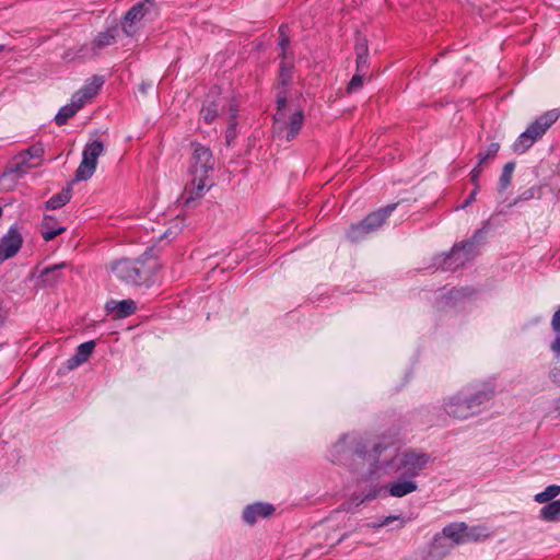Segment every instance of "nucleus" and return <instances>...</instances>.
Segmentation results:
<instances>
[{"instance_id": "obj_11", "label": "nucleus", "mask_w": 560, "mask_h": 560, "mask_svg": "<svg viewBox=\"0 0 560 560\" xmlns=\"http://www.w3.org/2000/svg\"><path fill=\"white\" fill-rule=\"evenodd\" d=\"M23 244V237L16 225L10 226L0 238V264L18 254Z\"/></svg>"}, {"instance_id": "obj_13", "label": "nucleus", "mask_w": 560, "mask_h": 560, "mask_svg": "<svg viewBox=\"0 0 560 560\" xmlns=\"http://www.w3.org/2000/svg\"><path fill=\"white\" fill-rule=\"evenodd\" d=\"M104 84V78L102 75H93L79 91H77L72 97L80 103L82 106L93 98Z\"/></svg>"}, {"instance_id": "obj_31", "label": "nucleus", "mask_w": 560, "mask_h": 560, "mask_svg": "<svg viewBox=\"0 0 560 560\" xmlns=\"http://www.w3.org/2000/svg\"><path fill=\"white\" fill-rule=\"evenodd\" d=\"M219 105L215 102L206 103L201 110L200 115L207 124H211L218 116Z\"/></svg>"}, {"instance_id": "obj_7", "label": "nucleus", "mask_w": 560, "mask_h": 560, "mask_svg": "<svg viewBox=\"0 0 560 560\" xmlns=\"http://www.w3.org/2000/svg\"><path fill=\"white\" fill-rule=\"evenodd\" d=\"M432 462V457L429 453L419 452L416 450H408L398 454L393 465L395 471L404 478H410L415 480Z\"/></svg>"}, {"instance_id": "obj_48", "label": "nucleus", "mask_w": 560, "mask_h": 560, "mask_svg": "<svg viewBox=\"0 0 560 560\" xmlns=\"http://www.w3.org/2000/svg\"><path fill=\"white\" fill-rule=\"evenodd\" d=\"M553 407H555V410L558 412V415L560 416V397L555 399L553 401Z\"/></svg>"}, {"instance_id": "obj_41", "label": "nucleus", "mask_w": 560, "mask_h": 560, "mask_svg": "<svg viewBox=\"0 0 560 560\" xmlns=\"http://www.w3.org/2000/svg\"><path fill=\"white\" fill-rule=\"evenodd\" d=\"M482 171H483V167L476 164V166L470 172V180L475 186L474 189L479 190V182L478 180H479V176L481 175Z\"/></svg>"}, {"instance_id": "obj_34", "label": "nucleus", "mask_w": 560, "mask_h": 560, "mask_svg": "<svg viewBox=\"0 0 560 560\" xmlns=\"http://www.w3.org/2000/svg\"><path fill=\"white\" fill-rule=\"evenodd\" d=\"M483 532H485V528H481V527H468L466 525V530L464 533V535H465V542L472 541V540H478L481 537H485L486 535L483 534Z\"/></svg>"}, {"instance_id": "obj_50", "label": "nucleus", "mask_w": 560, "mask_h": 560, "mask_svg": "<svg viewBox=\"0 0 560 560\" xmlns=\"http://www.w3.org/2000/svg\"><path fill=\"white\" fill-rule=\"evenodd\" d=\"M171 234H172V231H171V230H167V231H165V232H164V234H163V236H162V237L167 238V237H170V236H171Z\"/></svg>"}, {"instance_id": "obj_12", "label": "nucleus", "mask_w": 560, "mask_h": 560, "mask_svg": "<svg viewBox=\"0 0 560 560\" xmlns=\"http://www.w3.org/2000/svg\"><path fill=\"white\" fill-rule=\"evenodd\" d=\"M465 523H453L445 526L441 535L434 537V546L441 544L442 540L450 539L452 541L451 547L459 544H465Z\"/></svg>"}, {"instance_id": "obj_32", "label": "nucleus", "mask_w": 560, "mask_h": 560, "mask_svg": "<svg viewBox=\"0 0 560 560\" xmlns=\"http://www.w3.org/2000/svg\"><path fill=\"white\" fill-rule=\"evenodd\" d=\"M114 43H115L114 32L110 30H107L97 35V37L94 40V49L95 48L102 49L106 46L113 45Z\"/></svg>"}, {"instance_id": "obj_26", "label": "nucleus", "mask_w": 560, "mask_h": 560, "mask_svg": "<svg viewBox=\"0 0 560 560\" xmlns=\"http://www.w3.org/2000/svg\"><path fill=\"white\" fill-rule=\"evenodd\" d=\"M499 150L500 144L498 142L490 143L485 151L479 152L477 165L485 168L497 156Z\"/></svg>"}, {"instance_id": "obj_24", "label": "nucleus", "mask_w": 560, "mask_h": 560, "mask_svg": "<svg viewBox=\"0 0 560 560\" xmlns=\"http://www.w3.org/2000/svg\"><path fill=\"white\" fill-rule=\"evenodd\" d=\"M83 106L71 97V103L62 106L55 116V121L58 126L65 125L71 117H73Z\"/></svg>"}, {"instance_id": "obj_30", "label": "nucleus", "mask_w": 560, "mask_h": 560, "mask_svg": "<svg viewBox=\"0 0 560 560\" xmlns=\"http://www.w3.org/2000/svg\"><path fill=\"white\" fill-rule=\"evenodd\" d=\"M474 294V290L470 288H454L448 291L445 295L446 303H456L465 298Z\"/></svg>"}, {"instance_id": "obj_49", "label": "nucleus", "mask_w": 560, "mask_h": 560, "mask_svg": "<svg viewBox=\"0 0 560 560\" xmlns=\"http://www.w3.org/2000/svg\"><path fill=\"white\" fill-rule=\"evenodd\" d=\"M141 91L144 93L147 91L148 88H151V84H141Z\"/></svg>"}, {"instance_id": "obj_16", "label": "nucleus", "mask_w": 560, "mask_h": 560, "mask_svg": "<svg viewBox=\"0 0 560 560\" xmlns=\"http://www.w3.org/2000/svg\"><path fill=\"white\" fill-rule=\"evenodd\" d=\"M275 508L269 503H254L245 508L243 512V520L245 523L253 525L256 523L258 517H267L271 515Z\"/></svg>"}, {"instance_id": "obj_10", "label": "nucleus", "mask_w": 560, "mask_h": 560, "mask_svg": "<svg viewBox=\"0 0 560 560\" xmlns=\"http://www.w3.org/2000/svg\"><path fill=\"white\" fill-rule=\"evenodd\" d=\"M154 1L144 0L132 5L125 14L122 30L128 36L137 32V24L154 11Z\"/></svg>"}, {"instance_id": "obj_18", "label": "nucleus", "mask_w": 560, "mask_h": 560, "mask_svg": "<svg viewBox=\"0 0 560 560\" xmlns=\"http://www.w3.org/2000/svg\"><path fill=\"white\" fill-rule=\"evenodd\" d=\"M105 308L108 313H115L117 318H125L136 312L137 305L130 299L122 301L110 300L106 303Z\"/></svg>"}, {"instance_id": "obj_9", "label": "nucleus", "mask_w": 560, "mask_h": 560, "mask_svg": "<svg viewBox=\"0 0 560 560\" xmlns=\"http://www.w3.org/2000/svg\"><path fill=\"white\" fill-rule=\"evenodd\" d=\"M104 145L101 141H93L88 143L82 153V161L75 171V180H86L95 172L97 159L103 153Z\"/></svg>"}, {"instance_id": "obj_15", "label": "nucleus", "mask_w": 560, "mask_h": 560, "mask_svg": "<svg viewBox=\"0 0 560 560\" xmlns=\"http://www.w3.org/2000/svg\"><path fill=\"white\" fill-rule=\"evenodd\" d=\"M95 348V341L90 340L81 343L75 353L70 357L67 362L66 366L68 371H72L83 364L88 361V359L91 357Z\"/></svg>"}, {"instance_id": "obj_8", "label": "nucleus", "mask_w": 560, "mask_h": 560, "mask_svg": "<svg viewBox=\"0 0 560 560\" xmlns=\"http://www.w3.org/2000/svg\"><path fill=\"white\" fill-rule=\"evenodd\" d=\"M397 203L387 205L368 214L361 222L352 224L347 232V236L351 242H359L365 235L377 230L386 221V219L396 209Z\"/></svg>"}, {"instance_id": "obj_37", "label": "nucleus", "mask_w": 560, "mask_h": 560, "mask_svg": "<svg viewBox=\"0 0 560 560\" xmlns=\"http://www.w3.org/2000/svg\"><path fill=\"white\" fill-rule=\"evenodd\" d=\"M354 49L357 56L369 55L368 39L364 36L358 35Z\"/></svg>"}, {"instance_id": "obj_46", "label": "nucleus", "mask_w": 560, "mask_h": 560, "mask_svg": "<svg viewBox=\"0 0 560 560\" xmlns=\"http://www.w3.org/2000/svg\"><path fill=\"white\" fill-rule=\"evenodd\" d=\"M479 190L477 189H474L469 196L465 199L464 203L459 207V209H465L467 208L468 206H470L475 200H476V196L478 194Z\"/></svg>"}, {"instance_id": "obj_5", "label": "nucleus", "mask_w": 560, "mask_h": 560, "mask_svg": "<svg viewBox=\"0 0 560 560\" xmlns=\"http://www.w3.org/2000/svg\"><path fill=\"white\" fill-rule=\"evenodd\" d=\"M559 116L560 113L557 109H551L540 115L517 137L512 144L513 151L517 154L525 153L558 120Z\"/></svg>"}, {"instance_id": "obj_39", "label": "nucleus", "mask_w": 560, "mask_h": 560, "mask_svg": "<svg viewBox=\"0 0 560 560\" xmlns=\"http://www.w3.org/2000/svg\"><path fill=\"white\" fill-rule=\"evenodd\" d=\"M548 376L553 384L560 386V362H555L549 371Z\"/></svg>"}, {"instance_id": "obj_25", "label": "nucleus", "mask_w": 560, "mask_h": 560, "mask_svg": "<svg viewBox=\"0 0 560 560\" xmlns=\"http://www.w3.org/2000/svg\"><path fill=\"white\" fill-rule=\"evenodd\" d=\"M540 517L548 522L558 521L560 518V500H553L541 508Z\"/></svg>"}, {"instance_id": "obj_29", "label": "nucleus", "mask_w": 560, "mask_h": 560, "mask_svg": "<svg viewBox=\"0 0 560 560\" xmlns=\"http://www.w3.org/2000/svg\"><path fill=\"white\" fill-rule=\"evenodd\" d=\"M559 494H560V486L550 485L542 492H539L535 495V501L538 503H547V502L552 501Z\"/></svg>"}, {"instance_id": "obj_20", "label": "nucleus", "mask_w": 560, "mask_h": 560, "mask_svg": "<svg viewBox=\"0 0 560 560\" xmlns=\"http://www.w3.org/2000/svg\"><path fill=\"white\" fill-rule=\"evenodd\" d=\"M66 231L65 226H61L57 219L52 215H45L42 221V236L46 242L54 240L57 235Z\"/></svg>"}, {"instance_id": "obj_14", "label": "nucleus", "mask_w": 560, "mask_h": 560, "mask_svg": "<svg viewBox=\"0 0 560 560\" xmlns=\"http://www.w3.org/2000/svg\"><path fill=\"white\" fill-rule=\"evenodd\" d=\"M32 166L25 155H19L13 165L2 174L1 182L14 184L19 178L24 176Z\"/></svg>"}, {"instance_id": "obj_19", "label": "nucleus", "mask_w": 560, "mask_h": 560, "mask_svg": "<svg viewBox=\"0 0 560 560\" xmlns=\"http://www.w3.org/2000/svg\"><path fill=\"white\" fill-rule=\"evenodd\" d=\"M68 265L66 262H60L57 265H52L44 268L40 271L39 279L45 287H55L59 282L62 281L61 270L66 268Z\"/></svg>"}, {"instance_id": "obj_44", "label": "nucleus", "mask_w": 560, "mask_h": 560, "mask_svg": "<svg viewBox=\"0 0 560 560\" xmlns=\"http://www.w3.org/2000/svg\"><path fill=\"white\" fill-rule=\"evenodd\" d=\"M551 327L557 332V335L560 334V306L559 310L552 316Z\"/></svg>"}, {"instance_id": "obj_35", "label": "nucleus", "mask_w": 560, "mask_h": 560, "mask_svg": "<svg viewBox=\"0 0 560 560\" xmlns=\"http://www.w3.org/2000/svg\"><path fill=\"white\" fill-rule=\"evenodd\" d=\"M287 31H288V26L287 25H281L279 27V33H280V40H279V46L282 50L281 52V57L282 59H285L287 58V48L290 44V39H289V36L287 34Z\"/></svg>"}, {"instance_id": "obj_45", "label": "nucleus", "mask_w": 560, "mask_h": 560, "mask_svg": "<svg viewBox=\"0 0 560 560\" xmlns=\"http://www.w3.org/2000/svg\"><path fill=\"white\" fill-rule=\"evenodd\" d=\"M550 350L556 358H560V334H558L555 340L551 342Z\"/></svg>"}, {"instance_id": "obj_33", "label": "nucleus", "mask_w": 560, "mask_h": 560, "mask_svg": "<svg viewBox=\"0 0 560 560\" xmlns=\"http://www.w3.org/2000/svg\"><path fill=\"white\" fill-rule=\"evenodd\" d=\"M287 106V97L285 95H278L277 98V113L273 116L275 124L280 125L281 121H284L285 118V109Z\"/></svg>"}, {"instance_id": "obj_51", "label": "nucleus", "mask_w": 560, "mask_h": 560, "mask_svg": "<svg viewBox=\"0 0 560 560\" xmlns=\"http://www.w3.org/2000/svg\"><path fill=\"white\" fill-rule=\"evenodd\" d=\"M3 48H4V46H3V45H0V51H2V50H3Z\"/></svg>"}, {"instance_id": "obj_40", "label": "nucleus", "mask_w": 560, "mask_h": 560, "mask_svg": "<svg viewBox=\"0 0 560 560\" xmlns=\"http://www.w3.org/2000/svg\"><path fill=\"white\" fill-rule=\"evenodd\" d=\"M538 191H539V189L537 187H530V188L526 189L517 197V199L515 200V203L517 201H527V200L535 198Z\"/></svg>"}, {"instance_id": "obj_17", "label": "nucleus", "mask_w": 560, "mask_h": 560, "mask_svg": "<svg viewBox=\"0 0 560 560\" xmlns=\"http://www.w3.org/2000/svg\"><path fill=\"white\" fill-rule=\"evenodd\" d=\"M386 489L388 490L389 494L395 498H402L409 493H412L418 490V483L410 479V478H404L389 482L386 486Z\"/></svg>"}, {"instance_id": "obj_2", "label": "nucleus", "mask_w": 560, "mask_h": 560, "mask_svg": "<svg viewBox=\"0 0 560 560\" xmlns=\"http://www.w3.org/2000/svg\"><path fill=\"white\" fill-rule=\"evenodd\" d=\"M494 395V384L489 382L470 383L455 394L445 397L443 409L447 416L454 419L466 420L479 415Z\"/></svg>"}, {"instance_id": "obj_27", "label": "nucleus", "mask_w": 560, "mask_h": 560, "mask_svg": "<svg viewBox=\"0 0 560 560\" xmlns=\"http://www.w3.org/2000/svg\"><path fill=\"white\" fill-rule=\"evenodd\" d=\"M236 115H237V107L235 104L230 105V124L228 126L226 132H225V140L228 144H231V142L236 137Z\"/></svg>"}, {"instance_id": "obj_28", "label": "nucleus", "mask_w": 560, "mask_h": 560, "mask_svg": "<svg viewBox=\"0 0 560 560\" xmlns=\"http://www.w3.org/2000/svg\"><path fill=\"white\" fill-rule=\"evenodd\" d=\"M515 168V162H508L502 170V174L499 179V191H504L511 184L512 174Z\"/></svg>"}, {"instance_id": "obj_43", "label": "nucleus", "mask_w": 560, "mask_h": 560, "mask_svg": "<svg viewBox=\"0 0 560 560\" xmlns=\"http://www.w3.org/2000/svg\"><path fill=\"white\" fill-rule=\"evenodd\" d=\"M280 78H281L283 84H287L290 81V79H291L290 67L282 65V67L280 69Z\"/></svg>"}, {"instance_id": "obj_6", "label": "nucleus", "mask_w": 560, "mask_h": 560, "mask_svg": "<svg viewBox=\"0 0 560 560\" xmlns=\"http://www.w3.org/2000/svg\"><path fill=\"white\" fill-rule=\"evenodd\" d=\"M485 229L486 224L481 229L476 230L469 240L463 242L462 244L454 245L452 250L448 254H445L443 261L438 265L439 268L443 270L457 269L474 258L476 255L477 246L485 240Z\"/></svg>"}, {"instance_id": "obj_47", "label": "nucleus", "mask_w": 560, "mask_h": 560, "mask_svg": "<svg viewBox=\"0 0 560 560\" xmlns=\"http://www.w3.org/2000/svg\"><path fill=\"white\" fill-rule=\"evenodd\" d=\"M397 517L396 516H387L385 517L382 522L377 523V524H374L373 526L374 527H383V526H387L389 525L393 521H396Z\"/></svg>"}, {"instance_id": "obj_38", "label": "nucleus", "mask_w": 560, "mask_h": 560, "mask_svg": "<svg viewBox=\"0 0 560 560\" xmlns=\"http://www.w3.org/2000/svg\"><path fill=\"white\" fill-rule=\"evenodd\" d=\"M43 152H44V150L42 147L32 145L25 152L21 153L20 155H25V158L30 162L31 159L39 158L43 154Z\"/></svg>"}, {"instance_id": "obj_42", "label": "nucleus", "mask_w": 560, "mask_h": 560, "mask_svg": "<svg viewBox=\"0 0 560 560\" xmlns=\"http://www.w3.org/2000/svg\"><path fill=\"white\" fill-rule=\"evenodd\" d=\"M368 57L369 55L364 56H357V71L362 73H368Z\"/></svg>"}, {"instance_id": "obj_4", "label": "nucleus", "mask_w": 560, "mask_h": 560, "mask_svg": "<svg viewBox=\"0 0 560 560\" xmlns=\"http://www.w3.org/2000/svg\"><path fill=\"white\" fill-rule=\"evenodd\" d=\"M192 163L190 165L191 182L189 187V197L186 199L188 205L190 201L202 197L208 174L213 170L214 159L209 148L199 143H194Z\"/></svg>"}, {"instance_id": "obj_1", "label": "nucleus", "mask_w": 560, "mask_h": 560, "mask_svg": "<svg viewBox=\"0 0 560 560\" xmlns=\"http://www.w3.org/2000/svg\"><path fill=\"white\" fill-rule=\"evenodd\" d=\"M387 445L382 443H369L358 434L343 433L329 451L330 460L335 464L351 466L355 459L368 464V474L362 476L368 480L377 469V462Z\"/></svg>"}, {"instance_id": "obj_21", "label": "nucleus", "mask_w": 560, "mask_h": 560, "mask_svg": "<svg viewBox=\"0 0 560 560\" xmlns=\"http://www.w3.org/2000/svg\"><path fill=\"white\" fill-rule=\"evenodd\" d=\"M304 121V115L302 110H296L292 113L290 116V119L288 122L281 121L280 124H283L284 127L288 129L285 139L287 141H292L295 139V137L299 135L300 130L302 129Z\"/></svg>"}, {"instance_id": "obj_3", "label": "nucleus", "mask_w": 560, "mask_h": 560, "mask_svg": "<svg viewBox=\"0 0 560 560\" xmlns=\"http://www.w3.org/2000/svg\"><path fill=\"white\" fill-rule=\"evenodd\" d=\"M145 252L137 259L124 258L114 262L112 271L127 284L150 288L156 282V275L161 268L159 261Z\"/></svg>"}, {"instance_id": "obj_36", "label": "nucleus", "mask_w": 560, "mask_h": 560, "mask_svg": "<svg viewBox=\"0 0 560 560\" xmlns=\"http://www.w3.org/2000/svg\"><path fill=\"white\" fill-rule=\"evenodd\" d=\"M365 75H366V73H362V72H358L357 71L355 74L350 80V82L348 84V88H347V91L349 93H351V92H355L359 89H361L362 85H363V79H364Z\"/></svg>"}, {"instance_id": "obj_23", "label": "nucleus", "mask_w": 560, "mask_h": 560, "mask_svg": "<svg viewBox=\"0 0 560 560\" xmlns=\"http://www.w3.org/2000/svg\"><path fill=\"white\" fill-rule=\"evenodd\" d=\"M381 492V488L373 487L369 490V492L364 497L354 495L349 501L343 502L340 505V510L343 512H352L355 508L361 505L365 501L373 500L377 498Z\"/></svg>"}, {"instance_id": "obj_22", "label": "nucleus", "mask_w": 560, "mask_h": 560, "mask_svg": "<svg viewBox=\"0 0 560 560\" xmlns=\"http://www.w3.org/2000/svg\"><path fill=\"white\" fill-rule=\"evenodd\" d=\"M72 197V186L67 185L60 192L54 195L45 203L46 210H57L66 206Z\"/></svg>"}]
</instances>
